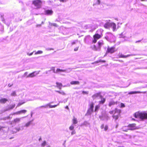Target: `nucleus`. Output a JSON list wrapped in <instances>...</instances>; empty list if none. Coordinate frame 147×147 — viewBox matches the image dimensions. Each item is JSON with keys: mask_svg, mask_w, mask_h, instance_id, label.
Instances as JSON below:
<instances>
[{"mask_svg": "<svg viewBox=\"0 0 147 147\" xmlns=\"http://www.w3.org/2000/svg\"><path fill=\"white\" fill-rule=\"evenodd\" d=\"M134 116L136 118H139L142 120L147 119V113L145 111L136 112Z\"/></svg>", "mask_w": 147, "mask_h": 147, "instance_id": "obj_1", "label": "nucleus"}, {"mask_svg": "<svg viewBox=\"0 0 147 147\" xmlns=\"http://www.w3.org/2000/svg\"><path fill=\"white\" fill-rule=\"evenodd\" d=\"M121 112L120 110L116 108L114 110L110 111L109 113L110 114H113L112 117L116 120L118 119L120 115Z\"/></svg>", "mask_w": 147, "mask_h": 147, "instance_id": "obj_2", "label": "nucleus"}, {"mask_svg": "<svg viewBox=\"0 0 147 147\" xmlns=\"http://www.w3.org/2000/svg\"><path fill=\"white\" fill-rule=\"evenodd\" d=\"M117 51L115 48L114 47H110L108 46L107 50L106 51V54H107L109 53L112 54Z\"/></svg>", "mask_w": 147, "mask_h": 147, "instance_id": "obj_3", "label": "nucleus"}, {"mask_svg": "<svg viewBox=\"0 0 147 147\" xmlns=\"http://www.w3.org/2000/svg\"><path fill=\"white\" fill-rule=\"evenodd\" d=\"M98 46L96 47L94 45L93 47L94 49L96 51L100 50L101 46L104 44L102 40H100L98 42Z\"/></svg>", "mask_w": 147, "mask_h": 147, "instance_id": "obj_4", "label": "nucleus"}, {"mask_svg": "<svg viewBox=\"0 0 147 147\" xmlns=\"http://www.w3.org/2000/svg\"><path fill=\"white\" fill-rule=\"evenodd\" d=\"M32 4L38 8H40L42 4V1L40 0H34L32 1Z\"/></svg>", "mask_w": 147, "mask_h": 147, "instance_id": "obj_5", "label": "nucleus"}, {"mask_svg": "<svg viewBox=\"0 0 147 147\" xmlns=\"http://www.w3.org/2000/svg\"><path fill=\"white\" fill-rule=\"evenodd\" d=\"M99 118L102 120L107 121L108 120L109 117L108 115L106 113H102V115L99 116Z\"/></svg>", "mask_w": 147, "mask_h": 147, "instance_id": "obj_6", "label": "nucleus"}, {"mask_svg": "<svg viewBox=\"0 0 147 147\" xmlns=\"http://www.w3.org/2000/svg\"><path fill=\"white\" fill-rule=\"evenodd\" d=\"M102 36V35L98 34H96L93 36L94 39L92 40V42L93 43H96L98 40Z\"/></svg>", "mask_w": 147, "mask_h": 147, "instance_id": "obj_7", "label": "nucleus"}, {"mask_svg": "<svg viewBox=\"0 0 147 147\" xmlns=\"http://www.w3.org/2000/svg\"><path fill=\"white\" fill-rule=\"evenodd\" d=\"M53 13V11L51 9L46 10L45 11V15H51Z\"/></svg>", "mask_w": 147, "mask_h": 147, "instance_id": "obj_8", "label": "nucleus"}, {"mask_svg": "<svg viewBox=\"0 0 147 147\" xmlns=\"http://www.w3.org/2000/svg\"><path fill=\"white\" fill-rule=\"evenodd\" d=\"M128 127H130V128L129 129V130H134L136 129V124L135 123L129 125Z\"/></svg>", "mask_w": 147, "mask_h": 147, "instance_id": "obj_9", "label": "nucleus"}, {"mask_svg": "<svg viewBox=\"0 0 147 147\" xmlns=\"http://www.w3.org/2000/svg\"><path fill=\"white\" fill-rule=\"evenodd\" d=\"M38 72L36 71H34L32 72V73L29 74L28 76V77H33L36 76V75L38 74Z\"/></svg>", "mask_w": 147, "mask_h": 147, "instance_id": "obj_10", "label": "nucleus"}, {"mask_svg": "<svg viewBox=\"0 0 147 147\" xmlns=\"http://www.w3.org/2000/svg\"><path fill=\"white\" fill-rule=\"evenodd\" d=\"M27 112V111L25 110H22L20 111L16 112L13 114L19 115L22 113H25Z\"/></svg>", "mask_w": 147, "mask_h": 147, "instance_id": "obj_11", "label": "nucleus"}, {"mask_svg": "<svg viewBox=\"0 0 147 147\" xmlns=\"http://www.w3.org/2000/svg\"><path fill=\"white\" fill-rule=\"evenodd\" d=\"M110 27L112 28L113 31H114L116 28V25L115 23H111Z\"/></svg>", "mask_w": 147, "mask_h": 147, "instance_id": "obj_12", "label": "nucleus"}, {"mask_svg": "<svg viewBox=\"0 0 147 147\" xmlns=\"http://www.w3.org/2000/svg\"><path fill=\"white\" fill-rule=\"evenodd\" d=\"M131 55H125L122 54H121L119 55V58H126Z\"/></svg>", "mask_w": 147, "mask_h": 147, "instance_id": "obj_13", "label": "nucleus"}, {"mask_svg": "<svg viewBox=\"0 0 147 147\" xmlns=\"http://www.w3.org/2000/svg\"><path fill=\"white\" fill-rule=\"evenodd\" d=\"M146 92H141L140 91H134V92H129L128 94H136L137 93H146Z\"/></svg>", "mask_w": 147, "mask_h": 147, "instance_id": "obj_14", "label": "nucleus"}, {"mask_svg": "<svg viewBox=\"0 0 147 147\" xmlns=\"http://www.w3.org/2000/svg\"><path fill=\"white\" fill-rule=\"evenodd\" d=\"M15 105H13L10 106L9 107L5 109L4 110V112H5L13 109Z\"/></svg>", "mask_w": 147, "mask_h": 147, "instance_id": "obj_15", "label": "nucleus"}, {"mask_svg": "<svg viewBox=\"0 0 147 147\" xmlns=\"http://www.w3.org/2000/svg\"><path fill=\"white\" fill-rule=\"evenodd\" d=\"M15 105H13L10 106L9 107L5 109L4 110V112H5L13 109Z\"/></svg>", "mask_w": 147, "mask_h": 147, "instance_id": "obj_16", "label": "nucleus"}, {"mask_svg": "<svg viewBox=\"0 0 147 147\" xmlns=\"http://www.w3.org/2000/svg\"><path fill=\"white\" fill-rule=\"evenodd\" d=\"M15 105H13L10 106L9 107L5 109L4 110V112H5L13 109Z\"/></svg>", "mask_w": 147, "mask_h": 147, "instance_id": "obj_17", "label": "nucleus"}, {"mask_svg": "<svg viewBox=\"0 0 147 147\" xmlns=\"http://www.w3.org/2000/svg\"><path fill=\"white\" fill-rule=\"evenodd\" d=\"M93 111V110L92 109H91L89 108L88 109L87 113H86V115H90L92 113Z\"/></svg>", "mask_w": 147, "mask_h": 147, "instance_id": "obj_18", "label": "nucleus"}, {"mask_svg": "<svg viewBox=\"0 0 147 147\" xmlns=\"http://www.w3.org/2000/svg\"><path fill=\"white\" fill-rule=\"evenodd\" d=\"M98 97L100 98L101 97V96L100 95V93H96L92 96V97L93 99H95L96 98Z\"/></svg>", "mask_w": 147, "mask_h": 147, "instance_id": "obj_19", "label": "nucleus"}, {"mask_svg": "<svg viewBox=\"0 0 147 147\" xmlns=\"http://www.w3.org/2000/svg\"><path fill=\"white\" fill-rule=\"evenodd\" d=\"M111 23L107 22L104 25V27L105 28L108 29L110 28Z\"/></svg>", "mask_w": 147, "mask_h": 147, "instance_id": "obj_20", "label": "nucleus"}, {"mask_svg": "<svg viewBox=\"0 0 147 147\" xmlns=\"http://www.w3.org/2000/svg\"><path fill=\"white\" fill-rule=\"evenodd\" d=\"M33 120H32L27 123L25 125V127H29L30 125L32 124Z\"/></svg>", "mask_w": 147, "mask_h": 147, "instance_id": "obj_21", "label": "nucleus"}, {"mask_svg": "<svg viewBox=\"0 0 147 147\" xmlns=\"http://www.w3.org/2000/svg\"><path fill=\"white\" fill-rule=\"evenodd\" d=\"M101 98V100L99 101V104H103L105 101V99L104 98H102V96H101V97H100Z\"/></svg>", "mask_w": 147, "mask_h": 147, "instance_id": "obj_22", "label": "nucleus"}, {"mask_svg": "<svg viewBox=\"0 0 147 147\" xmlns=\"http://www.w3.org/2000/svg\"><path fill=\"white\" fill-rule=\"evenodd\" d=\"M7 101V100L5 98H2L0 99V103H4Z\"/></svg>", "mask_w": 147, "mask_h": 147, "instance_id": "obj_23", "label": "nucleus"}, {"mask_svg": "<svg viewBox=\"0 0 147 147\" xmlns=\"http://www.w3.org/2000/svg\"><path fill=\"white\" fill-rule=\"evenodd\" d=\"M73 124H75L78 123V121L77 120V118L75 117H74L72 119Z\"/></svg>", "mask_w": 147, "mask_h": 147, "instance_id": "obj_24", "label": "nucleus"}, {"mask_svg": "<svg viewBox=\"0 0 147 147\" xmlns=\"http://www.w3.org/2000/svg\"><path fill=\"white\" fill-rule=\"evenodd\" d=\"M117 103V102H115L113 101H111L109 102V107H111L113 105H114L116 104Z\"/></svg>", "mask_w": 147, "mask_h": 147, "instance_id": "obj_25", "label": "nucleus"}, {"mask_svg": "<svg viewBox=\"0 0 147 147\" xmlns=\"http://www.w3.org/2000/svg\"><path fill=\"white\" fill-rule=\"evenodd\" d=\"M89 125H90V123L86 121H85L83 123L81 124V126L85 125L86 126H87Z\"/></svg>", "mask_w": 147, "mask_h": 147, "instance_id": "obj_26", "label": "nucleus"}, {"mask_svg": "<svg viewBox=\"0 0 147 147\" xmlns=\"http://www.w3.org/2000/svg\"><path fill=\"white\" fill-rule=\"evenodd\" d=\"M65 71L66 70L65 69H62L57 68L56 70V72L57 73L59 72H65Z\"/></svg>", "mask_w": 147, "mask_h": 147, "instance_id": "obj_27", "label": "nucleus"}, {"mask_svg": "<svg viewBox=\"0 0 147 147\" xmlns=\"http://www.w3.org/2000/svg\"><path fill=\"white\" fill-rule=\"evenodd\" d=\"M21 119V118H16L14 119V122L15 123H18L20 121Z\"/></svg>", "mask_w": 147, "mask_h": 147, "instance_id": "obj_28", "label": "nucleus"}, {"mask_svg": "<svg viewBox=\"0 0 147 147\" xmlns=\"http://www.w3.org/2000/svg\"><path fill=\"white\" fill-rule=\"evenodd\" d=\"M94 105L93 102H92L89 105V108L93 110Z\"/></svg>", "mask_w": 147, "mask_h": 147, "instance_id": "obj_29", "label": "nucleus"}, {"mask_svg": "<svg viewBox=\"0 0 147 147\" xmlns=\"http://www.w3.org/2000/svg\"><path fill=\"white\" fill-rule=\"evenodd\" d=\"M56 86L59 88V89H60L61 88V87L62 86V84L61 83H56Z\"/></svg>", "mask_w": 147, "mask_h": 147, "instance_id": "obj_30", "label": "nucleus"}, {"mask_svg": "<svg viewBox=\"0 0 147 147\" xmlns=\"http://www.w3.org/2000/svg\"><path fill=\"white\" fill-rule=\"evenodd\" d=\"M99 107L100 106L98 105L96 106L95 107V111L97 112L98 111Z\"/></svg>", "mask_w": 147, "mask_h": 147, "instance_id": "obj_31", "label": "nucleus"}, {"mask_svg": "<svg viewBox=\"0 0 147 147\" xmlns=\"http://www.w3.org/2000/svg\"><path fill=\"white\" fill-rule=\"evenodd\" d=\"M46 142L45 141H44L41 144V146L42 147H44L46 144Z\"/></svg>", "mask_w": 147, "mask_h": 147, "instance_id": "obj_32", "label": "nucleus"}, {"mask_svg": "<svg viewBox=\"0 0 147 147\" xmlns=\"http://www.w3.org/2000/svg\"><path fill=\"white\" fill-rule=\"evenodd\" d=\"M16 92L15 91H13L11 94V95L12 96H16Z\"/></svg>", "mask_w": 147, "mask_h": 147, "instance_id": "obj_33", "label": "nucleus"}, {"mask_svg": "<svg viewBox=\"0 0 147 147\" xmlns=\"http://www.w3.org/2000/svg\"><path fill=\"white\" fill-rule=\"evenodd\" d=\"M74 127L73 124H72L71 126H70L69 128V129L71 130H74Z\"/></svg>", "mask_w": 147, "mask_h": 147, "instance_id": "obj_34", "label": "nucleus"}, {"mask_svg": "<svg viewBox=\"0 0 147 147\" xmlns=\"http://www.w3.org/2000/svg\"><path fill=\"white\" fill-rule=\"evenodd\" d=\"M55 91L58 92L59 93L63 95H65V93L63 91Z\"/></svg>", "mask_w": 147, "mask_h": 147, "instance_id": "obj_35", "label": "nucleus"}, {"mask_svg": "<svg viewBox=\"0 0 147 147\" xmlns=\"http://www.w3.org/2000/svg\"><path fill=\"white\" fill-rule=\"evenodd\" d=\"M105 62L106 61L105 60H99L96 62V63H98L99 62L105 63Z\"/></svg>", "mask_w": 147, "mask_h": 147, "instance_id": "obj_36", "label": "nucleus"}, {"mask_svg": "<svg viewBox=\"0 0 147 147\" xmlns=\"http://www.w3.org/2000/svg\"><path fill=\"white\" fill-rule=\"evenodd\" d=\"M42 51H38L35 53V54L36 55L38 54H42Z\"/></svg>", "mask_w": 147, "mask_h": 147, "instance_id": "obj_37", "label": "nucleus"}, {"mask_svg": "<svg viewBox=\"0 0 147 147\" xmlns=\"http://www.w3.org/2000/svg\"><path fill=\"white\" fill-rule=\"evenodd\" d=\"M24 129V128H20L19 127V128H16V130H17L18 131H19L20 130H23Z\"/></svg>", "mask_w": 147, "mask_h": 147, "instance_id": "obj_38", "label": "nucleus"}, {"mask_svg": "<svg viewBox=\"0 0 147 147\" xmlns=\"http://www.w3.org/2000/svg\"><path fill=\"white\" fill-rule=\"evenodd\" d=\"M24 103V102H19V103L18 104L17 107H19V106H20V105H21L23 104Z\"/></svg>", "mask_w": 147, "mask_h": 147, "instance_id": "obj_39", "label": "nucleus"}, {"mask_svg": "<svg viewBox=\"0 0 147 147\" xmlns=\"http://www.w3.org/2000/svg\"><path fill=\"white\" fill-rule=\"evenodd\" d=\"M122 129V131H127L128 130H129V129H125L124 127H123Z\"/></svg>", "mask_w": 147, "mask_h": 147, "instance_id": "obj_40", "label": "nucleus"}, {"mask_svg": "<svg viewBox=\"0 0 147 147\" xmlns=\"http://www.w3.org/2000/svg\"><path fill=\"white\" fill-rule=\"evenodd\" d=\"M76 132L75 131V130H72V131L71 132V135H73L74 134H76Z\"/></svg>", "mask_w": 147, "mask_h": 147, "instance_id": "obj_41", "label": "nucleus"}, {"mask_svg": "<svg viewBox=\"0 0 147 147\" xmlns=\"http://www.w3.org/2000/svg\"><path fill=\"white\" fill-rule=\"evenodd\" d=\"M47 107H48V105H45L41 106L40 107H39V108H42V107L46 108Z\"/></svg>", "mask_w": 147, "mask_h": 147, "instance_id": "obj_42", "label": "nucleus"}, {"mask_svg": "<svg viewBox=\"0 0 147 147\" xmlns=\"http://www.w3.org/2000/svg\"><path fill=\"white\" fill-rule=\"evenodd\" d=\"M108 129V126L107 125H106L105 127V129H105V131H106Z\"/></svg>", "mask_w": 147, "mask_h": 147, "instance_id": "obj_43", "label": "nucleus"}, {"mask_svg": "<svg viewBox=\"0 0 147 147\" xmlns=\"http://www.w3.org/2000/svg\"><path fill=\"white\" fill-rule=\"evenodd\" d=\"M78 48H79V47H77L74 49V50L75 51H77L78 50Z\"/></svg>", "mask_w": 147, "mask_h": 147, "instance_id": "obj_44", "label": "nucleus"}, {"mask_svg": "<svg viewBox=\"0 0 147 147\" xmlns=\"http://www.w3.org/2000/svg\"><path fill=\"white\" fill-rule=\"evenodd\" d=\"M47 105H48V106H49L50 108H53V106L50 105V104H47Z\"/></svg>", "mask_w": 147, "mask_h": 147, "instance_id": "obj_45", "label": "nucleus"}, {"mask_svg": "<svg viewBox=\"0 0 147 147\" xmlns=\"http://www.w3.org/2000/svg\"><path fill=\"white\" fill-rule=\"evenodd\" d=\"M52 25L55 27H57L58 26L57 24L56 23L53 24Z\"/></svg>", "mask_w": 147, "mask_h": 147, "instance_id": "obj_46", "label": "nucleus"}, {"mask_svg": "<svg viewBox=\"0 0 147 147\" xmlns=\"http://www.w3.org/2000/svg\"><path fill=\"white\" fill-rule=\"evenodd\" d=\"M51 70L53 71V72L54 73H56V72L55 71V68L54 67H53L52 68H51Z\"/></svg>", "mask_w": 147, "mask_h": 147, "instance_id": "obj_47", "label": "nucleus"}, {"mask_svg": "<svg viewBox=\"0 0 147 147\" xmlns=\"http://www.w3.org/2000/svg\"><path fill=\"white\" fill-rule=\"evenodd\" d=\"M82 93L83 94H88V92H86V91H83L82 92Z\"/></svg>", "mask_w": 147, "mask_h": 147, "instance_id": "obj_48", "label": "nucleus"}, {"mask_svg": "<svg viewBox=\"0 0 147 147\" xmlns=\"http://www.w3.org/2000/svg\"><path fill=\"white\" fill-rule=\"evenodd\" d=\"M121 107H125V106L122 103H121Z\"/></svg>", "mask_w": 147, "mask_h": 147, "instance_id": "obj_49", "label": "nucleus"}, {"mask_svg": "<svg viewBox=\"0 0 147 147\" xmlns=\"http://www.w3.org/2000/svg\"><path fill=\"white\" fill-rule=\"evenodd\" d=\"M59 1L61 2H66L67 0H60Z\"/></svg>", "mask_w": 147, "mask_h": 147, "instance_id": "obj_50", "label": "nucleus"}, {"mask_svg": "<svg viewBox=\"0 0 147 147\" xmlns=\"http://www.w3.org/2000/svg\"><path fill=\"white\" fill-rule=\"evenodd\" d=\"M59 105V103H58L57 105H55L53 106V108H55L58 105Z\"/></svg>", "mask_w": 147, "mask_h": 147, "instance_id": "obj_51", "label": "nucleus"}, {"mask_svg": "<svg viewBox=\"0 0 147 147\" xmlns=\"http://www.w3.org/2000/svg\"><path fill=\"white\" fill-rule=\"evenodd\" d=\"M12 85H13V84L12 83H11V84H9L8 85V86L9 87H10Z\"/></svg>", "mask_w": 147, "mask_h": 147, "instance_id": "obj_52", "label": "nucleus"}, {"mask_svg": "<svg viewBox=\"0 0 147 147\" xmlns=\"http://www.w3.org/2000/svg\"><path fill=\"white\" fill-rule=\"evenodd\" d=\"M76 44V42L75 41H74L71 43V45H73Z\"/></svg>", "mask_w": 147, "mask_h": 147, "instance_id": "obj_53", "label": "nucleus"}, {"mask_svg": "<svg viewBox=\"0 0 147 147\" xmlns=\"http://www.w3.org/2000/svg\"><path fill=\"white\" fill-rule=\"evenodd\" d=\"M33 53V52H32V53H30V54H28V55H29V56H30L31 55H32V54Z\"/></svg>", "mask_w": 147, "mask_h": 147, "instance_id": "obj_54", "label": "nucleus"}, {"mask_svg": "<svg viewBox=\"0 0 147 147\" xmlns=\"http://www.w3.org/2000/svg\"><path fill=\"white\" fill-rule=\"evenodd\" d=\"M71 83H79L78 82V81H74V82H71Z\"/></svg>", "mask_w": 147, "mask_h": 147, "instance_id": "obj_55", "label": "nucleus"}, {"mask_svg": "<svg viewBox=\"0 0 147 147\" xmlns=\"http://www.w3.org/2000/svg\"><path fill=\"white\" fill-rule=\"evenodd\" d=\"M25 127V125L24 126H22L21 127H19L20 128H24V127Z\"/></svg>", "mask_w": 147, "mask_h": 147, "instance_id": "obj_56", "label": "nucleus"}, {"mask_svg": "<svg viewBox=\"0 0 147 147\" xmlns=\"http://www.w3.org/2000/svg\"><path fill=\"white\" fill-rule=\"evenodd\" d=\"M98 4H100V1L99 0H98Z\"/></svg>", "mask_w": 147, "mask_h": 147, "instance_id": "obj_57", "label": "nucleus"}, {"mask_svg": "<svg viewBox=\"0 0 147 147\" xmlns=\"http://www.w3.org/2000/svg\"><path fill=\"white\" fill-rule=\"evenodd\" d=\"M103 127H104V125H102V126H101V128H102V129L103 128Z\"/></svg>", "mask_w": 147, "mask_h": 147, "instance_id": "obj_58", "label": "nucleus"}, {"mask_svg": "<svg viewBox=\"0 0 147 147\" xmlns=\"http://www.w3.org/2000/svg\"><path fill=\"white\" fill-rule=\"evenodd\" d=\"M42 140V138H40L39 139V141H40V140Z\"/></svg>", "mask_w": 147, "mask_h": 147, "instance_id": "obj_59", "label": "nucleus"}, {"mask_svg": "<svg viewBox=\"0 0 147 147\" xmlns=\"http://www.w3.org/2000/svg\"><path fill=\"white\" fill-rule=\"evenodd\" d=\"M65 108H66V109H69V108H68V107L67 106L65 107Z\"/></svg>", "mask_w": 147, "mask_h": 147, "instance_id": "obj_60", "label": "nucleus"}, {"mask_svg": "<svg viewBox=\"0 0 147 147\" xmlns=\"http://www.w3.org/2000/svg\"><path fill=\"white\" fill-rule=\"evenodd\" d=\"M118 126V125H116L115 126L116 128H117V127Z\"/></svg>", "mask_w": 147, "mask_h": 147, "instance_id": "obj_61", "label": "nucleus"}, {"mask_svg": "<svg viewBox=\"0 0 147 147\" xmlns=\"http://www.w3.org/2000/svg\"><path fill=\"white\" fill-rule=\"evenodd\" d=\"M141 41V40H139L138 41H137L136 42H140Z\"/></svg>", "mask_w": 147, "mask_h": 147, "instance_id": "obj_62", "label": "nucleus"}, {"mask_svg": "<svg viewBox=\"0 0 147 147\" xmlns=\"http://www.w3.org/2000/svg\"><path fill=\"white\" fill-rule=\"evenodd\" d=\"M32 113L31 114V117H32Z\"/></svg>", "mask_w": 147, "mask_h": 147, "instance_id": "obj_63", "label": "nucleus"}, {"mask_svg": "<svg viewBox=\"0 0 147 147\" xmlns=\"http://www.w3.org/2000/svg\"><path fill=\"white\" fill-rule=\"evenodd\" d=\"M141 1H145V0H140Z\"/></svg>", "mask_w": 147, "mask_h": 147, "instance_id": "obj_64", "label": "nucleus"}]
</instances>
